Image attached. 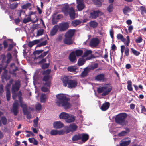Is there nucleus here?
Masks as SVG:
<instances>
[{"instance_id": "11", "label": "nucleus", "mask_w": 146, "mask_h": 146, "mask_svg": "<svg viewBox=\"0 0 146 146\" xmlns=\"http://www.w3.org/2000/svg\"><path fill=\"white\" fill-rule=\"evenodd\" d=\"M18 101L15 100L13 105V112L15 116L17 115L18 113Z\"/></svg>"}, {"instance_id": "10", "label": "nucleus", "mask_w": 146, "mask_h": 146, "mask_svg": "<svg viewBox=\"0 0 146 146\" xmlns=\"http://www.w3.org/2000/svg\"><path fill=\"white\" fill-rule=\"evenodd\" d=\"M77 6L76 7L79 11H82L85 7L84 0H76Z\"/></svg>"}, {"instance_id": "39", "label": "nucleus", "mask_w": 146, "mask_h": 146, "mask_svg": "<svg viewBox=\"0 0 146 146\" xmlns=\"http://www.w3.org/2000/svg\"><path fill=\"white\" fill-rule=\"evenodd\" d=\"M18 4L17 3H14L11 4L10 5V8L12 9H14L16 8L18 6Z\"/></svg>"}, {"instance_id": "50", "label": "nucleus", "mask_w": 146, "mask_h": 146, "mask_svg": "<svg viewBox=\"0 0 146 146\" xmlns=\"http://www.w3.org/2000/svg\"><path fill=\"white\" fill-rule=\"evenodd\" d=\"M127 40L125 41V40L124 42H123L124 44L127 46H128L130 42V40L129 36H127L126 38Z\"/></svg>"}, {"instance_id": "12", "label": "nucleus", "mask_w": 146, "mask_h": 146, "mask_svg": "<svg viewBox=\"0 0 146 146\" xmlns=\"http://www.w3.org/2000/svg\"><path fill=\"white\" fill-rule=\"evenodd\" d=\"M99 43V40L97 38L92 39L90 42L89 45L92 48L96 47Z\"/></svg>"}, {"instance_id": "61", "label": "nucleus", "mask_w": 146, "mask_h": 146, "mask_svg": "<svg viewBox=\"0 0 146 146\" xmlns=\"http://www.w3.org/2000/svg\"><path fill=\"white\" fill-rule=\"evenodd\" d=\"M28 8H29V9H31V8L33 7V3H28Z\"/></svg>"}, {"instance_id": "27", "label": "nucleus", "mask_w": 146, "mask_h": 146, "mask_svg": "<svg viewBox=\"0 0 146 146\" xmlns=\"http://www.w3.org/2000/svg\"><path fill=\"white\" fill-rule=\"evenodd\" d=\"M6 97L7 100L9 101L10 100V92L9 88V87L7 86H6Z\"/></svg>"}, {"instance_id": "52", "label": "nucleus", "mask_w": 146, "mask_h": 146, "mask_svg": "<svg viewBox=\"0 0 146 146\" xmlns=\"http://www.w3.org/2000/svg\"><path fill=\"white\" fill-rule=\"evenodd\" d=\"M132 52L135 55L138 56L140 54V53L134 49L132 48L131 49Z\"/></svg>"}, {"instance_id": "18", "label": "nucleus", "mask_w": 146, "mask_h": 146, "mask_svg": "<svg viewBox=\"0 0 146 146\" xmlns=\"http://www.w3.org/2000/svg\"><path fill=\"white\" fill-rule=\"evenodd\" d=\"M64 126L63 123L60 121H57L53 123V127L56 129H60Z\"/></svg>"}, {"instance_id": "38", "label": "nucleus", "mask_w": 146, "mask_h": 146, "mask_svg": "<svg viewBox=\"0 0 146 146\" xmlns=\"http://www.w3.org/2000/svg\"><path fill=\"white\" fill-rule=\"evenodd\" d=\"M35 109L36 111H40L41 110L42 105L38 103L35 105Z\"/></svg>"}, {"instance_id": "47", "label": "nucleus", "mask_w": 146, "mask_h": 146, "mask_svg": "<svg viewBox=\"0 0 146 146\" xmlns=\"http://www.w3.org/2000/svg\"><path fill=\"white\" fill-rule=\"evenodd\" d=\"M38 118L37 117L33 121L34 126L35 127H37L38 126Z\"/></svg>"}, {"instance_id": "48", "label": "nucleus", "mask_w": 146, "mask_h": 146, "mask_svg": "<svg viewBox=\"0 0 146 146\" xmlns=\"http://www.w3.org/2000/svg\"><path fill=\"white\" fill-rule=\"evenodd\" d=\"M113 8V4H111L107 7V9L109 12H111L112 11Z\"/></svg>"}, {"instance_id": "3", "label": "nucleus", "mask_w": 146, "mask_h": 146, "mask_svg": "<svg viewBox=\"0 0 146 146\" xmlns=\"http://www.w3.org/2000/svg\"><path fill=\"white\" fill-rule=\"evenodd\" d=\"M112 88V87L110 85L104 84L97 87V92L99 93H102V96H105L110 93L111 90Z\"/></svg>"}, {"instance_id": "9", "label": "nucleus", "mask_w": 146, "mask_h": 146, "mask_svg": "<svg viewBox=\"0 0 146 146\" xmlns=\"http://www.w3.org/2000/svg\"><path fill=\"white\" fill-rule=\"evenodd\" d=\"M78 126L74 123L70 124L69 127H66V131L65 133H68L70 132H73L76 130Z\"/></svg>"}, {"instance_id": "1", "label": "nucleus", "mask_w": 146, "mask_h": 146, "mask_svg": "<svg viewBox=\"0 0 146 146\" xmlns=\"http://www.w3.org/2000/svg\"><path fill=\"white\" fill-rule=\"evenodd\" d=\"M20 86V81L17 80L16 81L14 84L12 85V98L14 100L16 99L18 97L19 100L20 106L23 108V111L24 114L26 115L27 118V108L26 105L23 103L21 97L22 93L19 91L17 93L16 92L18 91Z\"/></svg>"}, {"instance_id": "5", "label": "nucleus", "mask_w": 146, "mask_h": 146, "mask_svg": "<svg viewBox=\"0 0 146 146\" xmlns=\"http://www.w3.org/2000/svg\"><path fill=\"white\" fill-rule=\"evenodd\" d=\"M127 116L125 113H121L117 115L115 119L116 122L122 126H124L127 124V121L125 120Z\"/></svg>"}, {"instance_id": "20", "label": "nucleus", "mask_w": 146, "mask_h": 146, "mask_svg": "<svg viewBox=\"0 0 146 146\" xmlns=\"http://www.w3.org/2000/svg\"><path fill=\"white\" fill-rule=\"evenodd\" d=\"M110 105V104L109 102H106L102 105L101 109L102 111H105L109 108Z\"/></svg>"}, {"instance_id": "55", "label": "nucleus", "mask_w": 146, "mask_h": 146, "mask_svg": "<svg viewBox=\"0 0 146 146\" xmlns=\"http://www.w3.org/2000/svg\"><path fill=\"white\" fill-rule=\"evenodd\" d=\"M143 40V39L141 37H138L136 39L135 42L137 44H138L141 42Z\"/></svg>"}, {"instance_id": "6", "label": "nucleus", "mask_w": 146, "mask_h": 146, "mask_svg": "<svg viewBox=\"0 0 146 146\" xmlns=\"http://www.w3.org/2000/svg\"><path fill=\"white\" fill-rule=\"evenodd\" d=\"M74 29H70L66 33L65 35V38L64 40V43L67 44H70L72 43V37L74 33Z\"/></svg>"}, {"instance_id": "24", "label": "nucleus", "mask_w": 146, "mask_h": 146, "mask_svg": "<svg viewBox=\"0 0 146 146\" xmlns=\"http://www.w3.org/2000/svg\"><path fill=\"white\" fill-rule=\"evenodd\" d=\"M4 73L2 74V78L3 79H5L7 80L10 78V77L7 75V71L5 69H4Z\"/></svg>"}, {"instance_id": "37", "label": "nucleus", "mask_w": 146, "mask_h": 146, "mask_svg": "<svg viewBox=\"0 0 146 146\" xmlns=\"http://www.w3.org/2000/svg\"><path fill=\"white\" fill-rule=\"evenodd\" d=\"M85 62V60L83 58L79 59L78 61V64L80 66L83 65Z\"/></svg>"}, {"instance_id": "8", "label": "nucleus", "mask_w": 146, "mask_h": 146, "mask_svg": "<svg viewBox=\"0 0 146 146\" xmlns=\"http://www.w3.org/2000/svg\"><path fill=\"white\" fill-rule=\"evenodd\" d=\"M43 84L41 88V90L43 92H46L49 91L50 86V82L48 80V76H44L43 78Z\"/></svg>"}, {"instance_id": "28", "label": "nucleus", "mask_w": 146, "mask_h": 146, "mask_svg": "<svg viewBox=\"0 0 146 146\" xmlns=\"http://www.w3.org/2000/svg\"><path fill=\"white\" fill-rule=\"evenodd\" d=\"M58 25H55L53 27L50 32V35L51 36H53L56 34L58 29Z\"/></svg>"}, {"instance_id": "26", "label": "nucleus", "mask_w": 146, "mask_h": 146, "mask_svg": "<svg viewBox=\"0 0 146 146\" xmlns=\"http://www.w3.org/2000/svg\"><path fill=\"white\" fill-rule=\"evenodd\" d=\"M81 138L83 142H85L89 138V135L86 134H80Z\"/></svg>"}, {"instance_id": "36", "label": "nucleus", "mask_w": 146, "mask_h": 146, "mask_svg": "<svg viewBox=\"0 0 146 146\" xmlns=\"http://www.w3.org/2000/svg\"><path fill=\"white\" fill-rule=\"evenodd\" d=\"M117 37L118 40H120L121 41L124 42L125 39L124 38L123 36L121 34L117 35Z\"/></svg>"}, {"instance_id": "25", "label": "nucleus", "mask_w": 146, "mask_h": 146, "mask_svg": "<svg viewBox=\"0 0 146 146\" xmlns=\"http://www.w3.org/2000/svg\"><path fill=\"white\" fill-rule=\"evenodd\" d=\"M129 129L127 128L126 129V131H123L118 134V136L119 137L124 136L126 135L129 132Z\"/></svg>"}, {"instance_id": "34", "label": "nucleus", "mask_w": 146, "mask_h": 146, "mask_svg": "<svg viewBox=\"0 0 146 146\" xmlns=\"http://www.w3.org/2000/svg\"><path fill=\"white\" fill-rule=\"evenodd\" d=\"M28 140L30 142L33 143L35 145H37L38 144V141L34 138H29Z\"/></svg>"}, {"instance_id": "49", "label": "nucleus", "mask_w": 146, "mask_h": 146, "mask_svg": "<svg viewBox=\"0 0 146 146\" xmlns=\"http://www.w3.org/2000/svg\"><path fill=\"white\" fill-rule=\"evenodd\" d=\"M50 71H51V70H46V71H43L42 72V74L43 75H45L44 76H48V79H49V77L48 74L50 72Z\"/></svg>"}, {"instance_id": "29", "label": "nucleus", "mask_w": 146, "mask_h": 146, "mask_svg": "<svg viewBox=\"0 0 146 146\" xmlns=\"http://www.w3.org/2000/svg\"><path fill=\"white\" fill-rule=\"evenodd\" d=\"M67 69L68 71L72 72H77L76 70L77 69V68L76 66H72L68 67Z\"/></svg>"}, {"instance_id": "57", "label": "nucleus", "mask_w": 146, "mask_h": 146, "mask_svg": "<svg viewBox=\"0 0 146 146\" xmlns=\"http://www.w3.org/2000/svg\"><path fill=\"white\" fill-rule=\"evenodd\" d=\"M140 106L141 109V111L140 112L141 113L146 112V109L144 106L141 105Z\"/></svg>"}, {"instance_id": "23", "label": "nucleus", "mask_w": 146, "mask_h": 146, "mask_svg": "<svg viewBox=\"0 0 146 146\" xmlns=\"http://www.w3.org/2000/svg\"><path fill=\"white\" fill-rule=\"evenodd\" d=\"M99 12V11H93L90 13V17L92 19H95L98 16Z\"/></svg>"}, {"instance_id": "17", "label": "nucleus", "mask_w": 146, "mask_h": 146, "mask_svg": "<svg viewBox=\"0 0 146 146\" xmlns=\"http://www.w3.org/2000/svg\"><path fill=\"white\" fill-rule=\"evenodd\" d=\"M65 121L68 123H72L74 122L75 117L73 115L68 114Z\"/></svg>"}, {"instance_id": "16", "label": "nucleus", "mask_w": 146, "mask_h": 146, "mask_svg": "<svg viewBox=\"0 0 146 146\" xmlns=\"http://www.w3.org/2000/svg\"><path fill=\"white\" fill-rule=\"evenodd\" d=\"M130 142L131 140L127 138L122 140L120 141V144L121 146H127Z\"/></svg>"}, {"instance_id": "63", "label": "nucleus", "mask_w": 146, "mask_h": 146, "mask_svg": "<svg viewBox=\"0 0 146 146\" xmlns=\"http://www.w3.org/2000/svg\"><path fill=\"white\" fill-rule=\"evenodd\" d=\"M110 35L111 37L113 38V29H111L110 30Z\"/></svg>"}, {"instance_id": "43", "label": "nucleus", "mask_w": 146, "mask_h": 146, "mask_svg": "<svg viewBox=\"0 0 146 146\" xmlns=\"http://www.w3.org/2000/svg\"><path fill=\"white\" fill-rule=\"evenodd\" d=\"M44 30L43 29H40L37 31V35L36 36H39L43 35L44 33Z\"/></svg>"}, {"instance_id": "44", "label": "nucleus", "mask_w": 146, "mask_h": 146, "mask_svg": "<svg viewBox=\"0 0 146 146\" xmlns=\"http://www.w3.org/2000/svg\"><path fill=\"white\" fill-rule=\"evenodd\" d=\"M92 52V51L91 50H87L86 51L84 54L83 57L91 56Z\"/></svg>"}, {"instance_id": "33", "label": "nucleus", "mask_w": 146, "mask_h": 146, "mask_svg": "<svg viewBox=\"0 0 146 146\" xmlns=\"http://www.w3.org/2000/svg\"><path fill=\"white\" fill-rule=\"evenodd\" d=\"M46 96L45 94H41L40 98V102H45L46 101Z\"/></svg>"}, {"instance_id": "46", "label": "nucleus", "mask_w": 146, "mask_h": 146, "mask_svg": "<svg viewBox=\"0 0 146 146\" xmlns=\"http://www.w3.org/2000/svg\"><path fill=\"white\" fill-rule=\"evenodd\" d=\"M81 138V137L80 135H76L74 136L72 138V140L74 141H76L80 139Z\"/></svg>"}, {"instance_id": "13", "label": "nucleus", "mask_w": 146, "mask_h": 146, "mask_svg": "<svg viewBox=\"0 0 146 146\" xmlns=\"http://www.w3.org/2000/svg\"><path fill=\"white\" fill-rule=\"evenodd\" d=\"M58 29L61 31H63L67 29L69 27V23H61L58 26Z\"/></svg>"}, {"instance_id": "35", "label": "nucleus", "mask_w": 146, "mask_h": 146, "mask_svg": "<svg viewBox=\"0 0 146 146\" xmlns=\"http://www.w3.org/2000/svg\"><path fill=\"white\" fill-rule=\"evenodd\" d=\"M81 22L79 20H74L72 22V25L76 26L80 24Z\"/></svg>"}, {"instance_id": "4", "label": "nucleus", "mask_w": 146, "mask_h": 146, "mask_svg": "<svg viewBox=\"0 0 146 146\" xmlns=\"http://www.w3.org/2000/svg\"><path fill=\"white\" fill-rule=\"evenodd\" d=\"M62 81L64 86L66 87L68 84V87L70 88H75L77 84L76 80H71L68 77L66 76L63 77Z\"/></svg>"}, {"instance_id": "7", "label": "nucleus", "mask_w": 146, "mask_h": 146, "mask_svg": "<svg viewBox=\"0 0 146 146\" xmlns=\"http://www.w3.org/2000/svg\"><path fill=\"white\" fill-rule=\"evenodd\" d=\"M63 10L64 12L66 15H67L69 13L70 18L74 19L75 18V10L73 7H69L68 5H65L63 8Z\"/></svg>"}, {"instance_id": "54", "label": "nucleus", "mask_w": 146, "mask_h": 146, "mask_svg": "<svg viewBox=\"0 0 146 146\" xmlns=\"http://www.w3.org/2000/svg\"><path fill=\"white\" fill-rule=\"evenodd\" d=\"M47 41L45 40L40 43L37 45V47H41L45 45L47 43Z\"/></svg>"}, {"instance_id": "32", "label": "nucleus", "mask_w": 146, "mask_h": 146, "mask_svg": "<svg viewBox=\"0 0 146 146\" xmlns=\"http://www.w3.org/2000/svg\"><path fill=\"white\" fill-rule=\"evenodd\" d=\"M34 18L33 19L32 18V17H31L30 18L28 17V22L30 21H31L33 23H35L37 21H38V19L36 17V16L34 15Z\"/></svg>"}, {"instance_id": "40", "label": "nucleus", "mask_w": 146, "mask_h": 146, "mask_svg": "<svg viewBox=\"0 0 146 146\" xmlns=\"http://www.w3.org/2000/svg\"><path fill=\"white\" fill-rule=\"evenodd\" d=\"M89 24L91 27L93 28H95L97 27L98 23L95 21H92L89 23Z\"/></svg>"}, {"instance_id": "60", "label": "nucleus", "mask_w": 146, "mask_h": 146, "mask_svg": "<svg viewBox=\"0 0 146 146\" xmlns=\"http://www.w3.org/2000/svg\"><path fill=\"white\" fill-rule=\"evenodd\" d=\"M47 54V52H44L42 54L40 55L39 56V58H42L45 56Z\"/></svg>"}, {"instance_id": "51", "label": "nucleus", "mask_w": 146, "mask_h": 146, "mask_svg": "<svg viewBox=\"0 0 146 146\" xmlns=\"http://www.w3.org/2000/svg\"><path fill=\"white\" fill-rule=\"evenodd\" d=\"M102 1V0H94V3L98 6L101 5Z\"/></svg>"}, {"instance_id": "42", "label": "nucleus", "mask_w": 146, "mask_h": 146, "mask_svg": "<svg viewBox=\"0 0 146 146\" xmlns=\"http://www.w3.org/2000/svg\"><path fill=\"white\" fill-rule=\"evenodd\" d=\"M75 53V54L77 56H81L83 53V51L81 50H76L75 52H74Z\"/></svg>"}, {"instance_id": "2", "label": "nucleus", "mask_w": 146, "mask_h": 146, "mask_svg": "<svg viewBox=\"0 0 146 146\" xmlns=\"http://www.w3.org/2000/svg\"><path fill=\"white\" fill-rule=\"evenodd\" d=\"M57 104L60 106H63L65 109H69L71 107V104L69 102V99L65 95L60 94L56 96Z\"/></svg>"}, {"instance_id": "15", "label": "nucleus", "mask_w": 146, "mask_h": 146, "mask_svg": "<svg viewBox=\"0 0 146 146\" xmlns=\"http://www.w3.org/2000/svg\"><path fill=\"white\" fill-rule=\"evenodd\" d=\"M95 79L97 81L103 82L106 80L105 75L101 74L97 75L95 77Z\"/></svg>"}, {"instance_id": "22", "label": "nucleus", "mask_w": 146, "mask_h": 146, "mask_svg": "<svg viewBox=\"0 0 146 146\" xmlns=\"http://www.w3.org/2000/svg\"><path fill=\"white\" fill-rule=\"evenodd\" d=\"M68 114V113L65 112H62L59 114V117L60 119H64L66 121V119H67Z\"/></svg>"}, {"instance_id": "19", "label": "nucleus", "mask_w": 146, "mask_h": 146, "mask_svg": "<svg viewBox=\"0 0 146 146\" xmlns=\"http://www.w3.org/2000/svg\"><path fill=\"white\" fill-rule=\"evenodd\" d=\"M42 40V39L41 38L40 39L35 40L29 42L28 44V45L30 47H32L33 45L36 44Z\"/></svg>"}, {"instance_id": "53", "label": "nucleus", "mask_w": 146, "mask_h": 146, "mask_svg": "<svg viewBox=\"0 0 146 146\" xmlns=\"http://www.w3.org/2000/svg\"><path fill=\"white\" fill-rule=\"evenodd\" d=\"M25 13V11L22 10H18L17 13V15L19 17H20L21 16V15L23 14L24 15Z\"/></svg>"}, {"instance_id": "64", "label": "nucleus", "mask_w": 146, "mask_h": 146, "mask_svg": "<svg viewBox=\"0 0 146 146\" xmlns=\"http://www.w3.org/2000/svg\"><path fill=\"white\" fill-rule=\"evenodd\" d=\"M7 56L8 59V60H10L12 58V56L11 53H8L7 55Z\"/></svg>"}, {"instance_id": "41", "label": "nucleus", "mask_w": 146, "mask_h": 146, "mask_svg": "<svg viewBox=\"0 0 146 146\" xmlns=\"http://www.w3.org/2000/svg\"><path fill=\"white\" fill-rule=\"evenodd\" d=\"M127 89L129 91H132L133 90V88L132 87V82L131 81H128L127 82Z\"/></svg>"}, {"instance_id": "58", "label": "nucleus", "mask_w": 146, "mask_h": 146, "mask_svg": "<svg viewBox=\"0 0 146 146\" xmlns=\"http://www.w3.org/2000/svg\"><path fill=\"white\" fill-rule=\"evenodd\" d=\"M125 54L126 56H128L129 55V49L128 48H126L125 50Z\"/></svg>"}, {"instance_id": "56", "label": "nucleus", "mask_w": 146, "mask_h": 146, "mask_svg": "<svg viewBox=\"0 0 146 146\" xmlns=\"http://www.w3.org/2000/svg\"><path fill=\"white\" fill-rule=\"evenodd\" d=\"M11 67H13L14 66L15 67V69H13V72H15L18 70V68L15 65V64L14 63H11L10 65Z\"/></svg>"}, {"instance_id": "21", "label": "nucleus", "mask_w": 146, "mask_h": 146, "mask_svg": "<svg viewBox=\"0 0 146 146\" xmlns=\"http://www.w3.org/2000/svg\"><path fill=\"white\" fill-rule=\"evenodd\" d=\"M75 53L74 52H71L69 56V58L71 62L75 63L76 61V56L75 55Z\"/></svg>"}, {"instance_id": "45", "label": "nucleus", "mask_w": 146, "mask_h": 146, "mask_svg": "<svg viewBox=\"0 0 146 146\" xmlns=\"http://www.w3.org/2000/svg\"><path fill=\"white\" fill-rule=\"evenodd\" d=\"M1 121L3 125H5L7 124V119L5 116H3L1 118Z\"/></svg>"}, {"instance_id": "59", "label": "nucleus", "mask_w": 146, "mask_h": 146, "mask_svg": "<svg viewBox=\"0 0 146 146\" xmlns=\"http://www.w3.org/2000/svg\"><path fill=\"white\" fill-rule=\"evenodd\" d=\"M49 65L48 64H44L42 65V67L43 69H46L48 67Z\"/></svg>"}, {"instance_id": "30", "label": "nucleus", "mask_w": 146, "mask_h": 146, "mask_svg": "<svg viewBox=\"0 0 146 146\" xmlns=\"http://www.w3.org/2000/svg\"><path fill=\"white\" fill-rule=\"evenodd\" d=\"M90 69V68L88 67L84 69V70L81 73V76L83 77L86 76L89 72Z\"/></svg>"}, {"instance_id": "31", "label": "nucleus", "mask_w": 146, "mask_h": 146, "mask_svg": "<svg viewBox=\"0 0 146 146\" xmlns=\"http://www.w3.org/2000/svg\"><path fill=\"white\" fill-rule=\"evenodd\" d=\"M131 11V9L128 7L125 6L123 9V13L125 15H127V13L130 12Z\"/></svg>"}, {"instance_id": "62", "label": "nucleus", "mask_w": 146, "mask_h": 146, "mask_svg": "<svg viewBox=\"0 0 146 146\" xmlns=\"http://www.w3.org/2000/svg\"><path fill=\"white\" fill-rule=\"evenodd\" d=\"M140 10H141L143 12H146V9L143 6H141L140 8Z\"/></svg>"}, {"instance_id": "14", "label": "nucleus", "mask_w": 146, "mask_h": 146, "mask_svg": "<svg viewBox=\"0 0 146 146\" xmlns=\"http://www.w3.org/2000/svg\"><path fill=\"white\" fill-rule=\"evenodd\" d=\"M65 133V131L63 130H52L50 131V134L51 135H63Z\"/></svg>"}]
</instances>
